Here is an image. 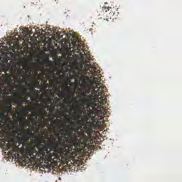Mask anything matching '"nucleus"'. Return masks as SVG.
Instances as JSON below:
<instances>
[{
    "instance_id": "nucleus-1",
    "label": "nucleus",
    "mask_w": 182,
    "mask_h": 182,
    "mask_svg": "<svg viewBox=\"0 0 182 182\" xmlns=\"http://www.w3.org/2000/svg\"><path fill=\"white\" fill-rule=\"evenodd\" d=\"M100 113H95L86 108H78L72 115V119L54 127L55 134L50 136V143L43 146L41 150L51 151L50 166H55L60 161H69L80 154L86 147L92 134L100 126Z\"/></svg>"
},
{
    "instance_id": "nucleus-2",
    "label": "nucleus",
    "mask_w": 182,
    "mask_h": 182,
    "mask_svg": "<svg viewBox=\"0 0 182 182\" xmlns=\"http://www.w3.org/2000/svg\"><path fill=\"white\" fill-rule=\"evenodd\" d=\"M42 111H38L34 109L33 117L29 119H25V122L20 123L21 128L16 127L14 133L19 136L20 142L19 146L22 144L21 148L16 146V144H11L9 145V153L12 156L13 159L19 160L23 153L26 151V156L22 158V161L26 164L33 161H39L41 160L44 161L46 164L50 166V149H47L42 150L43 146H46V144L50 143V138L48 141L45 139L40 140L39 143L36 142L35 139V135L33 134V127H32V123H36V119L41 117Z\"/></svg>"
},
{
    "instance_id": "nucleus-3",
    "label": "nucleus",
    "mask_w": 182,
    "mask_h": 182,
    "mask_svg": "<svg viewBox=\"0 0 182 182\" xmlns=\"http://www.w3.org/2000/svg\"><path fill=\"white\" fill-rule=\"evenodd\" d=\"M80 82L85 92L81 93L82 98L80 100L81 104L77 105V109H85L87 111L92 110L95 114L100 113L105 115L106 109L103 105L107 103L106 97V87L103 83L96 84L92 80V75L83 76ZM86 106V108H85Z\"/></svg>"
},
{
    "instance_id": "nucleus-4",
    "label": "nucleus",
    "mask_w": 182,
    "mask_h": 182,
    "mask_svg": "<svg viewBox=\"0 0 182 182\" xmlns=\"http://www.w3.org/2000/svg\"><path fill=\"white\" fill-rule=\"evenodd\" d=\"M77 53L80 55V58L83 62L85 60V65L83 66V63H77L75 65V68H71L70 71L73 73L74 78L75 79V82L80 85V79L83 77V76H89L88 73H91L92 76H97L92 78V82L95 84L99 85L102 83V75H100V70L97 69L96 67L92 66L90 65V55L87 52H85L83 50H79Z\"/></svg>"
},
{
    "instance_id": "nucleus-5",
    "label": "nucleus",
    "mask_w": 182,
    "mask_h": 182,
    "mask_svg": "<svg viewBox=\"0 0 182 182\" xmlns=\"http://www.w3.org/2000/svg\"><path fill=\"white\" fill-rule=\"evenodd\" d=\"M68 73H63V75H60V77H64V79H66L67 81L65 82V86L63 87V90L64 92H65V95L67 96V98L65 99V102L67 105H69V106H72L75 108V111L77 112L79 109L76 106H79V105H82V102L80 103L79 101H77V97H75V92H73L75 86L76 85H80L76 82V80L75 79V77L73 76V73H72V71L68 69ZM72 86V87H70Z\"/></svg>"
},
{
    "instance_id": "nucleus-6",
    "label": "nucleus",
    "mask_w": 182,
    "mask_h": 182,
    "mask_svg": "<svg viewBox=\"0 0 182 182\" xmlns=\"http://www.w3.org/2000/svg\"><path fill=\"white\" fill-rule=\"evenodd\" d=\"M46 68H49L50 69H47V72L48 73L47 75L45 73H41V75H39L38 79L37 80H41L42 86H45L46 85V82L48 80L50 83H59V77L55 75V67L53 63H46Z\"/></svg>"
},
{
    "instance_id": "nucleus-7",
    "label": "nucleus",
    "mask_w": 182,
    "mask_h": 182,
    "mask_svg": "<svg viewBox=\"0 0 182 182\" xmlns=\"http://www.w3.org/2000/svg\"><path fill=\"white\" fill-rule=\"evenodd\" d=\"M53 103V98L48 97L46 101H45V105H39V106H41L42 108L39 109H34L36 110H38L39 112H42V114L41 115V119H43V120H45V117L46 116V114H48V112H46V107H48L49 106V105H50L51 107H52V104Z\"/></svg>"
},
{
    "instance_id": "nucleus-8",
    "label": "nucleus",
    "mask_w": 182,
    "mask_h": 182,
    "mask_svg": "<svg viewBox=\"0 0 182 182\" xmlns=\"http://www.w3.org/2000/svg\"><path fill=\"white\" fill-rule=\"evenodd\" d=\"M30 72L28 73L30 76H32L34 79L33 85L35 87H41V85L39 84V81L38 80L39 79V76L41 75V73H38V68H29Z\"/></svg>"
},
{
    "instance_id": "nucleus-9",
    "label": "nucleus",
    "mask_w": 182,
    "mask_h": 182,
    "mask_svg": "<svg viewBox=\"0 0 182 182\" xmlns=\"http://www.w3.org/2000/svg\"><path fill=\"white\" fill-rule=\"evenodd\" d=\"M12 110V105L6 104L4 108L0 110V119L5 120L6 119V114Z\"/></svg>"
},
{
    "instance_id": "nucleus-10",
    "label": "nucleus",
    "mask_w": 182,
    "mask_h": 182,
    "mask_svg": "<svg viewBox=\"0 0 182 182\" xmlns=\"http://www.w3.org/2000/svg\"><path fill=\"white\" fill-rule=\"evenodd\" d=\"M14 105L21 106V105H23V103H26V99H25L23 97H21V95H20L14 99Z\"/></svg>"
},
{
    "instance_id": "nucleus-11",
    "label": "nucleus",
    "mask_w": 182,
    "mask_h": 182,
    "mask_svg": "<svg viewBox=\"0 0 182 182\" xmlns=\"http://www.w3.org/2000/svg\"><path fill=\"white\" fill-rule=\"evenodd\" d=\"M52 103V109H55V107H58V106H65L63 104H60V99L58 97H53V100Z\"/></svg>"
},
{
    "instance_id": "nucleus-12",
    "label": "nucleus",
    "mask_w": 182,
    "mask_h": 182,
    "mask_svg": "<svg viewBox=\"0 0 182 182\" xmlns=\"http://www.w3.org/2000/svg\"><path fill=\"white\" fill-rule=\"evenodd\" d=\"M21 96L23 97L26 100L29 99V96H31V92H28V87L23 86Z\"/></svg>"
},
{
    "instance_id": "nucleus-13",
    "label": "nucleus",
    "mask_w": 182,
    "mask_h": 182,
    "mask_svg": "<svg viewBox=\"0 0 182 182\" xmlns=\"http://www.w3.org/2000/svg\"><path fill=\"white\" fill-rule=\"evenodd\" d=\"M25 70L22 69V68H19L17 70V75H16V79L18 80H22V77H23V76H25Z\"/></svg>"
},
{
    "instance_id": "nucleus-14",
    "label": "nucleus",
    "mask_w": 182,
    "mask_h": 182,
    "mask_svg": "<svg viewBox=\"0 0 182 182\" xmlns=\"http://www.w3.org/2000/svg\"><path fill=\"white\" fill-rule=\"evenodd\" d=\"M32 107H21L18 108V110L20 112V114H25V113H28V110H32Z\"/></svg>"
},
{
    "instance_id": "nucleus-15",
    "label": "nucleus",
    "mask_w": 182,
    "mask_h": 182,
    "mask_svg": "<svg viewBox=\"0 0 182 182\" xmlns=\"http://www.w3.org/2000/svg\"><path fill=\"white\" fill-rule=\"evenodd\" d=\"M58 83H53V82H50V84H46L44 85H43V87H44V89L47 90L48 89H52V87H55V89H58Z\"/></svg>"
},
{
    "instance_id": "nucleus-16",
    "label": "nucleus",
    "mask_w": 182,
    "mask_h": 182,
    "mask_svg": "<svg viewBox=\"0 0 182 182\" xmlns=\"http://www.w3.org/2000/svg\"><path fill=\"white\" fill-rule=\"evenodd\" d=\"M57 96H58V97H60V99H63V98H65V93L60 91L57 93Z\"/></svg>"
},
{
    "instance_id": "nucleus-17",
    "label": "nucleus",
    "mask_w": 182,
    "mask_h": 182,
    "mask_svg": "<svg viewBox=\"0 0 182 182\" xmlns=\"http://www.w3.org/2000/svg\"><path fill=\"white\" fill-rule=\"evenodd\" d=\"M108 11H111L108 16H109V18H110V19H112V16H114V11H113V10H112V8L109 9Z\"/></svg>"
},
{
    "instance_id": "nucleus-18",
    "label": "nucleus",
    "mask_w": 182,
    "mask_h": 182,
    "mask_svg": "<svg viewBox=\"0 0 182 182\" xmlns=\"http://www.w3.org/2000/svg\"><path fill=\"white\" fill-rule=\"evenodd\" d=\"M50 96H51V99H53V97H55V94H53V92H52L51 90L50 91Z\"/></svg>"
},
{
    "instance_id": "nucleus-19",
    "label": "nucleus",
    "mask_w": 182,
    "mask_h": 182,
    "mask_svg": "<svg viewBox=\"0 0 182 182\" xmlns=\"http://www.w3.org/2000/svg\"><path fill=\"white\" fill-rule=\"evenodd\" d=\"M21 117H26L28 116V112H26L24 114H21Z\"/></svg>"
},
{
    "instance_id": "nucleus-20",
    "label": "nucleus",
    "mask_w": 182,
    "mask_h": 182,
    "mask_svg": "<svg viewBox=\"0 0 182 182\" xmlns=\"http://www.w3.org/2000/svg\"><path fill=\"white\" fill-rule=\"evenodd\" d=\"M60 73H62V72L57 71V73H56L57 76H60Z\"/></svg>"
},
{
    "instance_id": "nucleus-21",
    "label": "nucleus",
    "mask_w": 182,
    "mask_h": 182,
    "mask_svg": "<svg viewBox=\"0 0 182 182\" xmlns=\"http://www.w3.org/2000/svg\"><path fill=\"white\" fill-rule=\"evenodd\" d=\"M31 103L30 100H26V104L29 105Z\"/></svg>"
},
{
    "instance_id": "nucleus-22",
    "label": "nucleus",
    "mask_w": 182,
    "mask_h": 182,
    "mask_svg": "<svg viewBox=\"0 0 182 182\" xmlns=\"http://www.w3.org/2000/svg\"><path fill=\"white\" fill-rule=\"evenodd\" d=\"M22 119L23 120L21 122H25V119H26V117H23Z\"/></svg>"
},
{
    "instance_id": "nucleus-23",
    "label": "nucleus",
    "mask_w": 182,
    "mask_h": 182,
    "mask_svg": "<svg viewBox=\"0 0 182 182\" xmlns=\"http://www.w3.org/2000/svg\"><path fill=\"white\" fill-rule=\"evenodd\" d=\"M33 92H36V90H35V88L32 89Z\"/></svg>"
}]
</instances>
